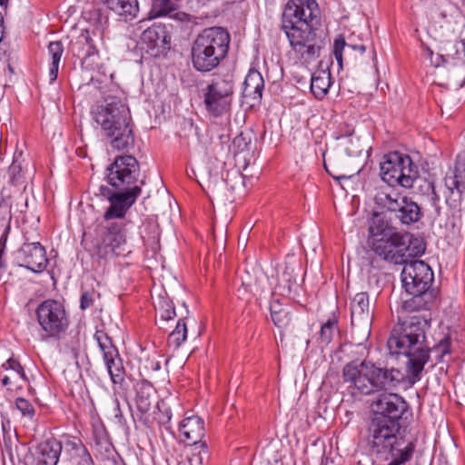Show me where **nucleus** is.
Instances as JSON below:
<instances>
[{
	"label": "nucleus",
	"instance_id": "nucleus-56",
	"mask_svg": "<svg viewBox=\"0 0 465 465\" xmlns=\"http://www.w3.org/2000/svg\"><path fill=\"white\" fill-rule=\"evenodd\" d=\"M1 381L4 386H7L10 384V378L5 375L2 378Z\"/></svg>",
	"mask_w": 465,
	"mask_h": 465
},
{
	"label": "nucleus",
	"instance_id": "nucleus-57",
	"mask_svg": "<svg viewBox=\"0 0 465 465\" xmlns=\"http://www.w3.org/2000/svg\"><path fill=\"white\" fill-rule=\"evenodd\" d=\"M322 465H333V461L329 460V459L326 458L325 460L322 461Z\"/></svg>",
	"mask_w": 465,
	"mask_h": 465
},
{
	"label": "nucleus",
	"instance_id": "nucleus-1",
	"mask_svg": "<svg viewBox=\"0 0 465 465\" xmlns=\"http://www.w3.org/2000/svg\"><path fill=\"white\" fill-rule=\"evenodd\" d=\"M321 10L316 0H289L282 13V28L292 51L302 64L320 56L323 39L318 35Z\"/></svg>",
	"mask_w": 465,
	"mask_h": 465
},
{
	"label": "nucleus",
	"instance_id": "nucleus-36",
	"mask_svg": "<svg viewBox=\"0 0 465 465\" xmlns=\"http://www.w3.org/2000/svg\"><path fill=\"white\" fill-rule=\"evenodd\" d=\"M154 307L163 321L172 320L176 315L173 303L165 292L158 295Z\"/></svg>",
	"mask_w": 465,
	"mask_h": 465
},
{
	"label": "nucleus",
	"instance_id": "nucleus-14",
	"mask_svg": "<svg viewBox=\"0 0 465 465\" xmlns=\"http://www.w3.org/2000/svg\"><path fill=\"white\" fill-rule=\"evenodd\" d=\"M369 245L375 254L387 262L394 264H404L407 262V236L402 233L370 241Z\"/></svg>",
	"mask_w": 465,
	"mask_h": 465
},
{
	"label": "nucleus",
	"instance_id": "nucleus-39",
	"mask_svg": "<svg viewBox=\"0 0 465 465\" xmlns=\"http://www.w3.org/2000/svg\"><path fill=\"white\" fill-rule=\"evenodd\" d=\"M416 448V443L413 440H408V442L404 445V449L400 450V452H395L391 454L390 458L391 460L388 465H403L407 461H409L414 453Z\"/></svg>",
	"mask_w": 465,
	"mask_h": 465
},
{
	"label": "nucleus",
	"instance_id": "nucleus-31",
	"mask_svg": "<svg viewBox=\"0 0 465 465\" xmlns=\"http://www.w3.org/2000/svg\"><path fill=\"white\" fill-rule=\"evenodd\" d=\"M331 86V73L327 70H318L312 74L311 91L317 99H322Z\"/></svg>",
	"mask_w": 465,
	"mask_h": 465
},
{
	"label": "nucleus",
	"instance_id": "nucleus-19",
	"mask_svg": "<svg viewBox=\"0 0 465 465\" xmlns=\"http://www.w3.org/2000/svg\"><path fill=\"white\" fill-rule=\"evenodd\" d=\"M141 192V188L135 187L129 192L113 193L109 188L101 186L100 193L107 197L110 202V206L104 214V220L123 218L127 210L135 203Z\"/></svg>",
	"mask_w": 465,
	"mask_h": 465
},
{
	"label": "nucleus",
	"instance_id": "nucleus-26",
	"mask_svg": "<svg viewBox=\"0 0 465 465\" xmlns=\"http://www.w3.org/2000/svg\"><path fill=\"white\" fill-rule=\"evenodd\" d=\"M395 217L401 224L411 225L420 220L422 213L420 205L411 198L404 196L399 210L394 212Z\"/></svg>",
	"mask_w": 465,
	"mask_h": 465
},
{
	"label": "nucleus",
	"instance_id": "nucleus-33",
	"mask_svg": "<svg viewBox=\"0 0 465 465\" xmlns=\"http://www.w3.org/2000/svg\"><path fill=\"white\" fill-rule=\"evenodd\" d=\"M459 45L458 41L441 43L436 54V61H432V64L439 67L455 59L459 53Z\"/></svg>",
	"mask_w": 465,
	"mask_h": 465
},
{
	"label": "nucleus",
	"instance_id": "nucleus-40",
	"mask_svg": "<svg viewBox=\"0 0 465 465\" xmlns=\"http://www.w3.org/2000/svg\"><path fill=\"white\" fill-rule=\"evenodd\" d=\"M187 338V327L183 319H180L175 326V329L170 333L168 337V344L174 348H179Z\"/></svg>",
	"mask_w": 465,
	"mask_h": 465
},
{
	"label": "nucleus",
	"instance_id": "nucleus-2",
	"mask_svg": "<svg viewBox=\"0 0 465 465\" xmlns=\"http://www.w3.org/2000/svg\"><path fill=\"white\" fill-rule=\"evenodd\" d=\"M430 318L426 315L399 316L387 345L391 354L408 358L406 373L411 383L419 381L425 364L430 360V349L426 344V331Z\"/></svg>",
	"mask_w": 465,
	"mask_h": 465
},
{
	"label": "nucleus",
	"instance_id": "nucleus-43",
	"mask_svg": "<svg viewBox=\"0 0 465 465\" xmlns=\"http://www.w3.org/2000/svg\"><path fill=\"white\" fill-rule=\"evenodd\" d=\"M407 258L409 256H420L425 252V243L419 238H409L407 236Z\"/></svg>",
	"mask_w": 465,
	"mask_h": 465
},
{
	"label": "nucleus",
	"instance_id": "nucleus-47",
	"mask_svg": "<svg viewBox=\"0 0 465 465\" xmlns=\"http://www.w3.org/2000/svg\"><path fill=\"white\" fill-rule=\"evenodd\" d=\"M432 351L439 352L440 355L438 356L439 361H442L443 357L446 354H449L450 352V341L448 337L443 338L440 340V341L435 345L432 349Z\"/></svg>",
	"mask_w": 465,
	"mask_h": 465
},
{
	"label": "nucleus",
	"instance_id": "nucleus-8",
	"mask_svg": "<svg viewBox=\"0 0 465 465\" xmlns=\"http://www.w3.org/2000/svg\"><path fill=\"white\" fill-rule=\"evenodd\" d=\"M381 177L389 185L411 188L418 177L417 166L409 155L392 152L380 163Z\"/></svg>",
	"mask_w": 465,
	"mask_h": 465
},
{
	"label": "nucleus",
	"instance_id": "nucleus-16",
	"mask_svg": "<svg viewBox=\"0 0 465 465\" xmlns=\"http://www.w3.org/2000/svg\"><path fill=\"white\" fill-rule=\"evenodd\" d=\"M94 339L103 352L104 361L111 381L114 384L121 385L124 381L125 370L117 348L113 344L112 339L104 331H96Z\"/></svg>",
	"mask_w": 465,
	"mask_h": 465
},
{
	"label": "nucleus",
	"instance_id": "nucleus-53",
	"mask_svg": "<svg viewBox=\"0 0 465 465\" xmlns=\"http://www.w3.org/2000/svg\"><path fill=\"white\" fill-rule=\"evenodd\" d=\"M114 417L118 420H121L122 418H123V413H122V411L120 409V402H119L118 399H114Z\"/></svg>",
	"mask_w": 465,
	"mask_h": 465
},
{
	"label": "nucleus",
	"instance_id": "nucleus-41",
	"mask_svg": "<svg viewBox=\"0 0 465 465\" xmlns=\"http://www.w3.org/2000/svg\"><path fill=\"white\" fill-rule=\"evenodd\" d=\"M346 46L354 51H359L361 54L366 51L364 45H348L341 36L336 38L333 43V54L340 66L342 65V51Z\"/></svg>",
	"mask_w": 465,
	"mask_h": 465
},
{
	"label": "nucleus",
	"instance_id": "nucleus-10",
	"mask_svg": "<svg viewBox=\"0 0 465 465\" xmlns=\"http://www.w3.org/2000/svg\"><path fill=\"white\" fill-rule=\"evenodd\" d=\"M37 322L46 338L60 339L69 327V317L64 305L56 300L42 302L35 311Z\"/></svg>",
	"mask_w": 465,
	"mask_h": 465
},
{
	"label": "nucleus",
	"instance_id": "nucleus-51",
	"mask_svg": "<svg viewBox=\"0 0 465 465\" xmlns=\"http://www.w3.org/2000/svg\"><path fill=\"white\" fill-rule=\"evenodd\" d=\"M76 465H94L93 458L90 452L84 453L81 456L76 457Z\"/></svg>",
	"mask_w": 465,
	"mask_h": 465
},
{
	"label": "nucleus",
	"instance_id": "nucleus-6",
	"mask_svg": "<svg viewBox=\"0 0 465 465\" xmlns=\"http://www.w3.org/2000/svg\"><path fill=\"white\" fill-rule=\"evenodd\" d=\"M130 222H108L99 224L95 229L94 255L100 260H110L124 256L129 252L126 248Z\"/></svg>",
	"mask_w": 465,
	"mask_h": 465
},
{
	"label": "nucleus",
	"instance_id": "nucleus-37",
	"mask_svg": "<svg viewBox=\"0 0 465 465\" xmlns=\"http://www.w3.org/2000/svg\"><path fill=\"white\" fill-rule=\"evenodd\" d=\"M208 448L206 442L193 445L192 453L179 465H203L208 460Z\"/></svg>",
	"mask_w": 465,
	"mask_h": 465
},
{
	"label": "nucleus",
	"instance_id": "nucleus-21",
	"mask_svg": "<svg viewBox=\"0 0 465 465\" xmlns=\"http://www.w3.org/2000/svg\"><path fill=\"white\" fill-rule=\"evenodd\" d=\"M411 295V298L405 299L400 308L398 309L399 316L404 315H426L430 309L434 301V296L431 291H420V292H407Z\"/></svg>",
	"mask_w": 465,
	"mask_h": 465
},
{
	"label": "nucleus",
	"instance_id": "nucleus-11",
	"mask_svg": "<svg viewBox=\"0 0 465 465\" xmlns=\"http://www.w3.org/2000/svg\"><path fill=\"white\" fill-rule=\"evenodd\" d=\"M140 173L139 163L132 155L117 156L106 169L108 183L118 192H129L135 187L141 188L143 182L137 184Z\"/></svg>",
	"mask_w": 465,
	"mask_h": 465
},
{
	"label": "nucleus",
	"instance_id": "nucleus-25",
	"mask_svg": "<svg viewBox=\"0 0 465 465\" xmlns=\"http://www.w3.org/2000/svg\"><path fill=\"white\" fill-rule=\"evenodd\" d=\"M62 452V443L55 439H48L36 448V465H57Z\"/></svg>",
	"mask_w": 465,
	"mask_h": 465
},
{
	"label": "nucleus",
	"instance_id": "nucleus-48",
	"mask_svg": "<svg viewBox=\"0 0 465 465\" xmlns=\"http://www.w3.org/2000/svg\"><path fill=\"white\" fill-rule=\"evenodd\" d=\"M67 447L70 448L72 451H74V457L76 459V457L81 456L84 453L89 452L87 448L83 444V442L78 440H68L66 442Z\"/></svg>",
	"mask_w": 465,
	"mask_h": 465
},
{
	"label": "nucleus",
	"instance_id": "nucleus-59",
	"mask_svg": "<svg viewBox=\"0 0 465 465\" xmlns=\"http://www.w3.org/2000/svg\"><path fill=\"white\" fill-rule=\"evenodd\" d=\"M171 419V415L167 414V420H169Z\"/></svg>",
	"mask_w": 465,
	"mask_h": 465
},
{
	"label": "nucleus",
	"instance_id": "nucleus-3",
	"mask_svg": "<svg viewBox=\"0 0 465 465\" xmlns=\"http://www.w3.org/2000/svg\"><path fill=\"white\" fill-rule=\"evenodd\" d=\"M94 123L110 144L118 151H129L134 145V124L129 107L120 98L110 96L92 111Z\"/></svg>",
	"mask_w": 465,
	"mask_h": 465
},
{
	"label": "nucleus",
	"instance_id": "nucleus-34",
	"mask_svg": "<svg viewBox=\"0 0 465 465\" xmlns=\"http://www.w3.org/2000/svg\"><path fill=\"white\" fill-rule=\"evenodd\" d=\"M64 53V46L60 41L51 42L48 45V54L52 58L51 67L49 69L50 82L56 80L58 75L59 64Z\"/></svg>",
	"mask_w": 465,
	"mask_h": 465
},
{
	"label": "nucleus",
	"instance_id": "nucleus-52",
	"mask_svg": "<svg viewBox=\"0 0 465 465\" xmlns=\"http://www.w3.org/2000/svg\"><path fill=\"white\" fill-rule=\"evenodd\" d=\"M354 133V129L348 125V124H343L340 127V133L339 134L336 135V139H341L342 137H349V136H351Z\"/></svg>",
	"mask_w": 465,
	"mask_h": 465
},
{
	"label": "nucleus",
	"instance_id": "nucleus-13",
	"mask_svg": "<svg viewBox=\"0 0 465 465\" xmlns=\"http://www.w3.org/2000/svg\"><path fill=\"white\" fill-rule=\"evenodd\" d=\"M401 282L406 292L430 291L433 282V272L423 261L406 262L401 271Z\"/></svg>",
	"mask_w": 465,
	"mask_h": 465
},
{
	"label": "nucleus",
	"instance_id": "nucleus-23",
	"mask_svg": "<svg viewBox=\"0 0 465 465\" xmlns=\"http://www.w3.org/2000/svg\"><path fill=\"white\" fill-rule=\"evenodd\" d=\"M403 198L394 186L389 184L377 187L373 196L376 209L381 213H394L395 210H399Z\"/></svg>",
	"mask_w": 465,
	"mask_h": 465
},
{
	"label": "nucleus",
	"instance_id": "nucleus-4",
	"mask_svg": "<svg viewBox=\"0 0 465 465\" xmlns=\"http://www.w3.org/2000/svg\"><path fill=\"white\" fill-rule=\"evenodd\" d=\"M342 377L345 382L365 395L395 389L404 380L400 370L381 368L366 360L347 363L343 367Z\"/></svg>",
	"mask_w": 465,
	"mask_h": 465
},
{
	"label": "nucleus",
	"instance_id": "nucleus-15",
	"mask_svg": "<svg viewBox=\"0 0 465 465\" xmlns=\"http://www.w3.org/2000/svg\"><path fill=\"white\" fill-rule=\"evenodd\" d=\"M465 192V151L457 155L455 168L450 175L444 179V195L447 205L457 210L460 207L462 194Z\"/></svg>",
	"mask_w": 465,
	"mask_h": 465
},
{
	"label": "nucleus",
	"instance_id": "nucleus-58",
	"mask_svg": "<svg viewBox=\"0 0 465 465\" xmlns=\"http://www.w3.org/2000/svg\"><path fill=\"white\" fill-rule=\"evenodd\" d=\"M7 0H0V5H3Z\"/></svg>",
	"mask_w": 465,
	"mask_h": 465
},
{
	"label": "nucleus",
	"instance_id": "nucleus-29",
	"mask_svg": "<svg viewBox=\"0 0 465 465\" xmlns=\"http://www.w3.org/2000/svg\"><path fill=\"white\" fill-rule=\"evenodd\" d=\"M382 214L383 213H381V212L378 211L373 213L369 226V243L370 241L379 240V238L383 237L387 238L391 237L392 234L399 233L398 232L394 231V229L390 225L389 222L384 219Z\"/></svg>",
	"mask_w": 465,
	"mask_h": 465
},
{
	"label": "nucleus",
	"instance_id": "nucleus-17",
	"mask_svg": "<svg viewBox=\"0 0 465 465\" xmlns=\"http://www.w3.org/2000/svg\"><path fill=\"white\" fill-rule=\"evenodd\" d=\"M373 419L391 420L400 423L403 414L408 411L406 401L396 393L381 395L373 403Z\"/></svg>",
	"mask_w": 465,
	"mask_h": 465
},
{
	"label": "nucleus",
	"instance_id": "nucleus-45",
	"mask_svg": "<svg viewBox=\"0 0 465 465\" xmlns=\"http://www.w3.org/2000/svg\"><path fill=\"white\" fill-rule=\"evenodd\" d=\"M10 175V181L13 185L20 186L25 184L24 174L22 173V168L20 164L14 162L8 170Z\"/></svg>",
	"mask_w": 465,
	"mask_h": 465
},
{
	"label": "nucleus",
	"instance_id": "nucleus-49",
	"mask_svg": "<svg viewBox=\"0 0 465 465\" xmlns=\"http://www.w3.org/2000/svg\"><path fill=\"white\" fill-rule=\"evenodd\" d=\"M94 302V292L85 291L82 293L80 298V309L84 311L90 308Z\"/></svg>",
	"mask_w": 465,
	"mask_h": 465
},
{
	"label": "nucleus",
	"instance_id": "nucleus-54",
	"mask_svg": "<svg viewBox=\"0 0 465 465\" xmlns=\"http://www.w3.org/2000/svg\"><path fill=\"white\" fill-rule=\"evenodd\" d=\"M146 369H150L153 371L160 370L161 365L159 361H156L154 360L148 362V365H145Z\"/></svg>",
	"mask_w": 465,
	"mask_h": 465
},
{
	"label": "nucleus",
	"instance_id": "nucleus-38",
	"mask_svg": "<svg viewBox=\"0 0 465 465\" xmlns=\"http://www.w3.org/2000/svg\"><path fill=\"white\" fill-rule=\"evenodd\" d=\"M296 285V278L293 275V269L286 266L282 273L278 278L277 290L282 295H290L292 288Z\"/></svg>",
	"mask_w": 465,
	"mask_h": 465
},
{
	"label": "nucleus",
	"instance_id": "nucleus-30",
	"mask_svg": "<svg viewBox=\"0 0 465 465\" xmlns=\"http://www.w3.org/2000/svg\"><path fill=\"white\" fill-rule=\"evenodd\" d=\"M109 9L125 20L136 17L139 12L137 0H101Z\"/></svg>",
	"mask_w": 465,
	"mask_h": 465
},
{
	"label": "nucleus",
	"instance_id": "nucleus-35",
	"mask_svg": "<svg viewBox=\"0 0 465 465\" xmlns=\"http://www.w3.org/2000/svg\"><path fill=\"white\" fill-rule=\"evenodd\" d=\"M339 332L338 318L332 315L327 319L321 326L318 341L320 343L328 345L331 342L334 336Z\"/></svg>",
	"mask_w": 465,
	"mask_h": 465
},
{
	"label": "nucleus",
	"instance_id": "nucleus-28",
	"mask_svg": "<svg viewBox=\"0 0 465 465\" xmlns=\"http://www.w3.org/2000/svg\"><path fill=\"white\" fill-rule=\"evenodd\" d=\"M135 391V402L137 409L142 413L148 412L155 398V391L153 386L147 381H141L136 383Z\"/></svg>",
	"mask_w": 465,
	"mask_h": 465
},
{
	"label": "nucleus",
	"instance_id": "nucleus-44",
	"mask_svg": "<svg viewBox=\"0 0 465 465\" xmlns=\"http://www.w3.org/2000/svg\"><path fill=\"white\" fill-rule=\"evenodd\" d=\"M15 407L24 417L33 420L35 411L29 401L24 398H17L15 400Z\"/></svg>",
	"mask_w": 465,
	"mask_h": 465
},
{
	"label": "nucleus",
	"instance_id": "nucleus-7",
	"mask_svg": "<svg viewBox=\"0 0 465 465\" xmlns=\"http://www.w3.org/2000/svg\"><path fill=\"white\" fill-rule=\"evenodd\" d=\"M401 428V423L372 418L368 437V446L371 455L387 460L391 454L404 449L408 441H405L402 437H398Z\"/></svg>",
	"mask_w": 465,
	"mask_h": 465
},
{
	"label": "nucleus",
	"instance_id": "nucleus-24",
	"mask_svg": "<svg viewBox=\"0 0 465 465\" xmlns=\"http://www.w3.org/2000/svg\"><path fill=\"white\" fill-rule=\"evenodd\" d=\"M351 324L364 323L369 326L372 319L370 308V298L366 292L354 295L351 302Z\"/></svg>",
	"mask_w": 465,
	"mask_h": 465
},
{
	"label": "nucleus",
	"instance_id": "nucleus-46",
	"mask_svg": "<svg viewBox=\"0 0 465 465\" xmlns=\"http://www.w3.org/2000/svg\"><path fill=\"white\" fill-rule=\"evenodd\" d=\"M2 368L6 370V371L12 370L22 380H24V381L27 380L25 372L24 371V368L22 367L20 362L17 360L14 359V358H9L5 363H3Z\"/></svg>",
	"mask_w": 465,
	"mask_h": 465
},
{
	"label": "nucleus",
	"instance_id": "nucleus-42",
	"mask_svg": "<svg viewBox=\"0 0 465 465\" xmlns=\"http://www.w3.org/2000/svg\"><path fill=\"white\" fill-rule=\"evenodd\" d=\"M175 10L172 0H153L151 13L154 17L164 16Z\"/></svg>",
	"mask_w": 465,
	"mask_h": 465
},
{
	"label": "nucleus",
	"instance_id": "nucleus-32",
	"mask_svg": "<svg viewBox=\"0 0 465 465\" xmlns=\"http://www.w3.org/2000/svg\"><path fill=\"white\" fill-rule=\"evenodd\" d=\"M270 312L272 321L277 328L283 329L290 325L291 312L279 300H274L270 303Z\"/></svg>",
	"mask_w": 465,
	"mask_h": 465
},
{
	"label": "nucleus",
	"instance_id": "nucleus-55",
	"mask_svg": "<svg viewBox=\"0 0 465 465\" xmlns=\"http://www.w3.org/2000/svg\"><path fill=\"white\" fill-rule=\"evenodd\" d=\"M425 51L427 53L428 57L430 58L431 64H432V61H436V56L434 57V53L430 47L426 46Z\"/></svg>",
	"mask_w": 465,
	"mask_h": 465
},
{
	"label": "nucleus",
	"instance_id": "nucleus-12",
	"mask_svg": "<svg viewBox=\"0 0 465 465\" xmlns=\"http://www.w3.org/2000/svg\"><path fill=\"white\" fill-rule=\"evenodd\" d=\"M233 85L231 81L217 79L203 89V104L211 115L218 117L225 114L232 103Z\"/></svg>",
	"mask_w": 465,
	"mask_h": 465
},
{
	"label": "nucleus",
	"instance_id": "nucleus-22",
	"mask_svg": "<svg viewBox=\"0 0 465 465\" xmlns=\"http://www.w3.org/2000/svg\"><path fill=\"white\" fill-rule=\"evenodd\" d=\"M179 436L185 444L193 446L204 443L203 438L205 434L203 420L196 415L185 417L179 425Z\"/></svg>",
	"mask_w": 465,
	"mask_h": 465
},
{
	"label": "nucleus",
	"instance_id": "nucleus-20",
	"mask_svg": "<svg viewBox=\"0 0 465 465\" xmlns=\"http://www.w3.org/2000/svg\"><path fill=\"white\" fill-rule=\"evenodd\" d=\"M171 36L166 26L153 24L145 29L141 35L142 49L151 56L157 57L170 49Z\"/></svg>",
	"mask_w": 465,
	"mask_h": 465
},
{
	"label": "nucleus",
	"instance_id": "nucleus-5",
	"mask_svg": "<svg viewBox=\"0 0 465 465\" xmlns=\"http://www.w3.org/2000/svg\"><path fill=\"white\" fill-rule=\"evenodd\" d=\"M231 37L222 27H209L200 33L191 48L192 64L195 70L210 72L219 66L228 54Z\"/></svg>",
	"mask_w": 465,
	"mask_h": 465
},
{
	"label": "nucleus",
	"instance_id": "nucleus-9",
	"mask_svg": "<svg viewBox=\"0 0 465 465\" xmlns=\"http://www.w3.org/2000/svg\"><path fill=\"white\" fill-rule=\"evenodd\" d=\"M84 18L94 28L82 30L81 34L71 44L74 55L83 61H86L98 54L96 40L102 39L104 26L108 21L107 16L104 15L100 9L97 8H94L86 13Z\"/></svg>",
	"mask_w": 465,
	"mask_h": 465
},
{
	"label": "nucleus",
	"instance_id": "nucleus-27",
	"mask_svg": "<svg viewBox=\"0 0 465 465\" xmlns=\"http://www.w3.org/2000/svg\"><path fill=\"white\" fill-rule=\"evenodd\" d=\"M264 81L260 72L251 69L243 82L242 95L247 99L260 101L262 96Z\"/></svg>",
	"mask_w": 465,
	"mask_h": 465
},
{
	"label": "nucleus",
	"instance_id": "nucleus-18",
	"mask_svg": "<svg viewBox=\"0 0 465 465\" xmlns=\"http://www.w3.org/2000/svg\"><path fill=\"white\" fill-rule=\"evenodd\" d=\"M15 261L35 273L43 272L48 264L45 248L38 242H24L15 252Z\"/></svg>",
	"mask_w": 465,
	"mask_h": 465
},
{
	"label": "nucleus",
	"instance_id": "nucleus-50",
	"mask_svg": "<svg viewBox=\"0 0 465 465\" xmlns=\"http://www.w3.org/2000/svg\"><path fill=\"white\" fill-rule=\"evenodd\" d=\"M428 189L431 191V203H432V205L435 207L437 214L439 215L440 209L439 206L440 196L435 191V186H434L433 183H428Z\"/></svg>",
	"mask_w": 465,
	"mask_h": 465
}]
</instances>
